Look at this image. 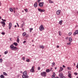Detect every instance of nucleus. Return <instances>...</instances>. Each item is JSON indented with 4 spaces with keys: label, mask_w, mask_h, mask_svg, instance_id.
Instances as JSON below:
<instances>
[{
    "label": "nucleus",
    "mask_w": 78,
    "mask_h": 78,
    "mask_svg": "<svg viewBox=\"0 0 78 78\" xmlns=\"http://www.w3.org/2000/svg\"><path fill=\"white\" fill-rule=\"evenodd\" d=\"M66 39L67 40L68 39V37H66Z\"/></svg>",
    "instance_id": "obj_57"
},
{
    "label": "nucleus",
    "mask_w": 78,
    "mask_h": 78,
    "mask_svg": "<svg viewBox=\"0 0 78 78\" xmlns=\"http://www.w3.org/2000/svg\"><path fill=\"white\" fill-rule=\"evenodd\" d=\"M19 37L18 36H17V39H18V38H19Z\"/></svg>",
    "instance_id": "obj_61"
},
{
    "label": "nucleus",
    "mask_w": 78,
    "mask_h": 78,
    "mask_svg": "<svg viewBox=\"0 0 78 78\" xmlns=\"http://www.w3.org/2000/svg\"><path fill=\"white\" fill-rule=\"evenodd\" d=\"M5 26V25H3L2 26L3 27H4Z\"/></svg>",
    "instance_id": "obj_51"
},
{
    "label": "nucleus",
    "mask_w": 78,
    "mask_h": 78,
    "mask_svg": "<svg viewBox=\"0 0 78 78\" xmlns=\"http://www.w3.org/2000/svg\"><path fill=\"white\" fill-rule=\"evenodd\" d=\"M62 67H63L64 68L66 67V66H64V65H63V66H62Z\"/></svg>",
    "instance_id": "obj_48"
},
{
    "label": "nucleus",
    "mask_w": 78,
    "mask_h": 78,
    "mask_svg": "<svg viewBox=\"0 0 78 78\" xmlns=\"http://www.w3.org/2000/svg\"><path fill=\"white\" fill-rule=\"evenodd\" d=\"M55 78H59L58 77H55Z\"/></svg>",
    "instance_id": "obj_54"
},
{
    "label": "nucleus",
    "mask_w": 78,
    "mask_h": 78,
    "mask_svg": "<svg viewBox=\"0 0 78 78\" xmlns=\"http://www.w3.org/2000/svg\"><path fill=\"white\" fill-rule=\"evenodd\" d=\"M18 27H19V24L17 23H16Z\"/></svg>",
    "instance_id": "obj_43"
},
{
    "label": "nucleus",
    "mask_w": 78,
    "mask_h": 78,
    "mask_svg": "<svg viewBox=\"0 0 78 78\" xmlns=\"http://www.w3.org/2000/svg\"><path fill=\"white\" fill-rule=\"evenodd\" d=\"M12 26V23H10L9 24V29H11V27Z\"/></svg>",
    "instance_id": "obj_10"
},
{
    "label": "nucleus",
    "mask_w": 78,
    "mask_h": 78,
    "mask_svg": "<svg viewBox=\"0 0 78 78\" xmlns=\"http://www.w3.org/2000/svg\"><path fill=\"white\" fill-rule=\"evenodd\" d=\"M9 10L10 12H13V9H12V8H9Z\"/></svg>",
    "instance_id": "obj_13"
},
{
    "label": "nucleus",
    "mask_w": 78,
    "mask_h": 78,
    "mask_svg": "<svg viewBox=\"0 0 78 78\" xmlns=\"http://www.w3.org/2000/svg\"><path fill=\"white\" fill-rule=\"evenodd\" d=\"M34 6L35 7H37V2H36L34 5Z\"/></svg>",
    "instance_id": "obj_12"
},
{
    "label": "nucleus",
    "mask_w": 78,
    "mask_h": 78,
    "mask_svg": "<svg viewBox=\"0 0 78 78\" xmlns=\"http://www.w3.org/2000/svg\"><path fill=\"white\" fill-rule=\"evenodd\" d=\"M46 72L47 73H48V72H50V69H46Z\"/></svg>",
    "instance_id": "obj_16"
},
{
    "label": "nucleus",
    "mask_w": 78,
    "mask_h": 78,
    "mask_svg": "<svg viewBox=\"0 0 78 78\" xmlns=\"http://www.w3.org/2000/svg\"><path fill=\"white\" fill-rule=\"evenodd\" d=\"M40 1H41V0H38V1H37V2H38V3H39L40 2Z\"/></svg>",
    "instance_id": "obj_45"
},
{
    "label": "nucleus",
    "mask_w": 78,
    "mask_h": 78,
    "mask_svg": "<svg viewBox=\"0 0 78 78\" xmlns=\"http://www.w3.org/2000/svg\"><path fill=\"white\" fill-rule=\"evenodd\" d=\"M68 73H69V74H68V77H69V78H72V77L71 76L72 75L71 74V72L70 71Z\"/></svg>",
    "instance_id": "obj_8"
},
{
    "label": "nucleus",
    "mask_w": 78,
    "mask_h": 78,
    "mask_svg": "<svg viewBox=\"0 0 78 78\" xmlns=\"http://www.w3.org/2000/svg\"><path fill=\"white\" fill-rule=\"evenodd\" d=\"M76 67L77 68H78V65H77L76 66Z\"/></svg>",
    "instance_id": "obj_50"
},
{
    "label": "nucleus",
    "mask_w": 78,
    "mask_h": 78,
    "mask_svg": "<svg viewBox=\"0 0 78 78\" xmlns=\"http://www.w3.org/2000/svg\"><path fill=\"white\" fill-rule=\"evenodd\" d=\"M30 31H32V30H33V28H30Z\"/></svg>",
    "instance_id": "obj_47"
},
{
    "label": "nucleus",
    "mask_w": 78,
    "mask_h": 78,
    "mask_svg": "<svg viewBox=\"0 0 78 78\" xmlns=\"http://www.w3.org/2000/svg\"><path fill=\"white\" fill-rule=\"evenodd\" d=\"M69 41H70V42H72V38L71 37H69Z\"/></svg>",
    "instance_id": "obj_14"
},
{
    "label": "nucleus",
    "mask_w": 78,
    "mask_h": 78,
    "mask_svg": "<svg viewBox=\"0 0 78 78\" xmlns=\"http://www.w3.org/2000/svg\"><path fill=\"white\" fill-rule=\"evenodd\" d=\"M69 35L70 36V35H71V34H72V32H69Z\"/></svg>",
    "instance_id": "obj_41"
},
{
    "label": "nucleus",
    "mask_w": 78,
    "mask_h": 78,
    "mask_svg": "<svg viewBox=\"0 0 78 78\" xmlns=\"http://www.w3.org/2000/svg\"><path fill=\"white\" fill-rule=\"evenodd\" d=\"M71 42H70L69 43H67V45H70L71 44Z\"/></svg>",
    "instance_id": "obj_32"
},
{
    "label": "nucleus",
    "mask_w": 78,
    "mask_h": 78,
    "mask_svg": "<svg viewBox=\"0 0 78 78\" xmlns=\"http://www.w3.org/2000/svg\"><path fill=\"white\" fill-rule=\"evenodd\" d=\"M62 20H61L59 22V24H60V25H61L62 23Z\"/></svg>",
    "instance_id": "obj_17"
},
{
    "label": "nucleus",
    "mask_w": 78,
    "mask_h": 78,
    "mask_svg": "<svg viewBox=\"0 0 78 78\" xmlns=\"http://www.w3.org/2000/svg\"><path fill=\"white\" fill-rule=\"evenodd\" d=\"M59 77L60 78H62L63 77V76H64V74L62 73H59L58 75Z\"/></svg>",
    "instance_id": "obj_6"
},
{
    "label": "nucleus",
    "mask_w": 78,
    "mask_h": 78,
    "mask_svg": "<svg viewBox=\"0 0 78 78\" xmlns=\"http://www.w3.org/2000/svg\"><path fill=\"white\" fill-rule=\"evenodd\" d=\"M68 70H71L72 69H71V68L70 67H68Z\"/></svg>",
    "instance_id": "obj_29"
},
{
    "label": "nucleus",
    "mask_w": 78,
    "mask_h": 78,
    "mask_svg": "<svg viewBox=\"0 0 78 78\" xmlns=\"http://www.w3.org/2000/svg\"><path fill=\"white\" fill-rule=\"evenodd\" d=\"M22 77L23 78H28L29 76L27 75V71H25L23 73V75H22Z\"/></svg>",
    "instance_id": "obj_2"
},
{
    "label": "nucleus",
    "mask_w": 78,
    "mask_h": 78,
    "mask_svg": "<svg viewBox=\"0 0 78 78\" xmlns=\"http://www.w3.org/2000/svg\"><path fill=\"white\" fill-rule=\"evenodd\" d=\"M61 13V10H58L57 11L56 14L57 15H59Z\"/></svg>",
    "instance_id": "obj_9"
},
{
    "label": "nucleus",
    "mask_w": 78,
    "mask_h": 78,
    "mask_svg": "<svg viewBox=\"0 0 78 78\" xmlns=\"http://www.w3.org/2000/svg\"><path fill=\"white\" fill-rule=\"evenodd\" d=\"M44 2H39V6L40 7H41V8H42L43 6H44Z\"/></svg>",
    "instance_id": "obj_5"
},
{
    "label": "nucleus",
    "mask_w": 78,
    "mask_h": 78,
    "mask_svg": "<svg viewBox=\"0 0 78 78\" xmlns=\"http://www.w3.org/2000/svg\"><path fill=\"white\" fill-rule=\"evenodd\" d=\"M55 76L53 75H52L51 77L52 78H55Z\"/></svg>",
    "instance_id": "obj_42"
},
{
    "label": "nucleus",
    "mask_w": 78,
    "mask_h": 78,
    "mask_svg": "<svg viewBox=\"0 0 78 78\" xmlns=\"http://www.w3.org/2000/svg\"><path fill=\"white\" fill-rule=\"evenodd\" d=\"M1 34H2V35H5V34L4 32L1 33Z\"/></svg>",
    "instance_id": "obj_37"
},
{
    "label": "nucleus",
    "mask_w": 78,
    "mask_h": 78,
    "mask_svg": "<svg viewBox=\"0 0 78 78\" xmlns=\"http://www.w3.org/2000/svg\"><path fill=\"white\" fill-rule=\"evenodd\" d=\"M22 30H23V31H24V29H22Z\"/></svg>",
    "instance_id": "obj_60"
},
{
    "label": "nucleus",
    "mask_w": 78,
    "mask_h": 78,
    "mask_svg": "<svg viewBox=\"0 0 78 78\" xmlns=\"http://www.w3.org/2000/svg\"><path fill=\"white\" fill-rule=\"evenodd\" d=\"M3 75H5V76H7L8 75V74H7L5 72L3 73Z\"/></svg>",
    "instance_id": "obj_22"
},
{
    "label": "nucleus",
    "mask_w": 78,
    "mask_h": 78,
    "mask_svg": "<svg viewBox=\"0 0 78 78\" xmlns=\"http://www.w3.org/2000/svg\"><path fill=\"white\" fill-rule=\"evenodd\" d=\"M20 73H23V72H22V71H20Z\"/></svg>",
    "instance_id": "obj_52"
},
{
    "label": "nucleus",
    "mask_w": 78,
    "mask_h": 78,
    "mask_svg": "<svg viewBox=\"0 0 78 78\" xmlns=\"http://www.w3.org/2000/svg\"><path fill=\"white\" fill-rule=\"evenodd\" d=\"M48 0V1H51V0Z\"/></svg>",
    "instance_id": "obj_64"
},
{
    "label": "nucleus",
    "mask_w": 78,
    "mask_h": 78,
    "mask_svg": "<svg viewBox=\"0 0 78 78\" xmlns=\"http://www.w3.org/2000/svg\"><path fill=\"white\" fill-rule=\"evenodd\" d=\"M53 76H56V74H55V72H53Z\"/></svg>",
    "instance_id": "obj_36"
},
{
    "label": "nucleus",
    "mask_w": 78,
    "mask_h": 78,
    "mask_svg": "<svg viewBox=\"0 0 78 78\" xmlns=\"http://www.w3.org/2000/svg\"><path fill=\"white\" fill-rule=\"evenodd\" d=\"M40 69H41V67H38V68L37 69L39 70H40Z\"/></svg>",
    "instance_id": "obj_39"
},
{
    "label": "nucleus",
    "mask_w": 78,
    "mask_h": 78,
    "mask_svg": "<svg viewBox=\"0 0 78 78\" xmlns=\"http://www.w3.org/2000/svg\"><path fill=\"white\" fill-rule=\"evenodd\" d=\"M24 10L26 12H28V9H25Z\"/></svg>",
    "instance_id": "obj_35"
},
{
    "label": "nucleus",
    "mask_w": 78,
    "mask_h": 78,
    "mask_svg": "<svg viewBox=\"0 0 78 78\" xmlns=\"http://www.w3.org/2000/svg\"><path fill=\"white\" fill-rule=\"evenodd\" d=\"M34 66H33L30 70V72H32V73H33V72H34Z\"/></svg>",
    "instance_id": "obj_7"
},
{
    "label": "nucleus",
    "mask_w": 78,
    "mask_h": 78,
    "mask_svg": "<svg viewBox=\"0 0 78 78\" xmlns=\"http://www.w3.org/2000/svg\"><path fill=\"white\" fill-rule=\"evenodd\" d=\"M1 2H0V6H1Z\"/></svg>",
    "instance_id": "obj_59"
},
{
    "label": "nucleus",
    "mask_w": 78,
    "mask_h": 78,
    "mask_svg": "<svg viewBox=\"0 0 78 78\" xmlns=\"http://www.w3.org/2000/svg\"><path fill=\"white\" fill-rule=\"evenodd\" d=\"M8 51H5L4 52V53L5 55H6V54H7V53H8Z\"/></svg>",
    "instance_id": "obj_28"
},
{
    "label": "nucleus",
    "mask_w": 78,
    "mask_h": 78,
    "mask_svg": "<svg viewBox=\"0 0 78 78\" xmlns=\"http://www.w3.org/2000/svg\"><path fill=\"white\" fill-rule=\"evenodd\" d=\"M10 48H11V49H12V50H13V51H16V50L17 51H18V50H19V49L18 48H17L16 47L13 46V44H12L10 45Z\"/></svg>",
    "instance_id": "obj_1"
},
{
    "label": "nucleus",
    "mask_w": 78,
    "mask_h": 78,
    "mask_svg": "<svg viewBox=\"0 0 78 78\" xmlns=\"http://www.w3.org/2000/svg\"><path fill=\"white\" fill-rule=\"evenodd\" d=\"M19 41H20L19 38H18L17 40V43H19Z\"/></svg>",
    "instance_id": "obj_25"
},
{
    "label": "nucleus",
    "mask_w": 78,
    "mask_h": 78,
    "mask_svg": "<svg viewBox=\"0 0 78 78\" xmlns=\"http://www.w3.org/2000/svg\"><path fill=\"white\" fill-rule=\"evenodd\" d=\"M24 25V24H22L21 26V28H23V26Z\"/></svg>",
    "instance_id": "obj_34"
},
{
    "label": "nucleus",
    "mask_w": 78,
    "mask_h": 78,
    "mask_svg": "<svg viewBox=\"0 0 78 78\" xmlns=\"http://www.w3.org/2000/svg\"><path fill=\"white\" fill-rule=\"evenodd\" d=\"M13 44L15 45V46H17V43L14 42L13 43Z\"/></svg>",
    "instance_id": "obj_19"
},
{
    "label": "nucleus",
    "mask_w": 78,
    "mask_h": 78,
    "mask_svg": "<svg viewBox=\"0 0 78 78\" xmlns=\"http://www.w3.org/2000/svg\"><path fill=\"white\" fill-rule=\"evenodd\" d=\"M41 76L44 77H45L47 76V73L45 72H41Z\"/></svg>",
    "instance_id": "obj_3"
},
{
    "label": "nucleus",
    "mask_w": 78,
    "mask_h": 78,
    "mask_svg": "<svg viewBox=\"0 0 78 78\" xmlns=\"http://www.w3.org/2000/svg\"><path fill=\"white\" fill-rule=\"evenodd\" d=\"M16 27H17V26H16V25L15 26V28H16Z\"/></svg>",
    "instance_id": "obj_58"
},
{
    "label": "nucleus",
    "mask_w": 78,
    "mask_h": 78,
    "mask_svg": "<svg viewBox=\"0 0 78 78\" xmlns=\"http://www.w3.org/2000/svg\"><path fill=\"white\" fill-rule=\"evenodd\" d=\"M55 62L52 63V67H53V66H54V65H55Z\"/></svg>",
    "instance_id": "obj_27"
},
{
    "label": "nucleus",
    "mask_w": 78,
    "mask_h": 78,
    "mask_svg": "<svg viewBox=\"0 0 78 78\" xmlns=\"http://www.w3.org/2000/svg\"><path fill=\"white\" fill-rule=\"evenodd\" d=\"M2 21H3L4 22H6V20H3V19H2Z\"/></svg>",
    "instance_id": "obj_31"
},
{
    "label": "nucleus",
    "mask_w": 78,
    "mask_h": 78,
    "mask_svg": "<svg viewBox=\"0 0 78 78\" xmlns=\"http://www.w3.org/2000/svg\"><path fill=\"white\" fill-rule=\"evenodd\" d=\"M2 61H3V59H2V58H0V63H2Z\"/></svg>",
    "instance_id": "obj_23"
},
{
    "label": "nucleus",
    "mask_w": 78,
    "mask_h": 78,
    "mask_svg": "<svg viewBox=\"0 0 78 78\" xmlns=\"http://www.w3.org/2000/svg\"><path fill=\"white\" fill-rule=\"evenodd\" d=\"M2 19V17L1 16H0V19Z\"/></svg>",
    "instance_id": "obj_62"
},
{
    "label": "nucleus",
    "mask_w": 78,
    "mask_h": 78,
    "mask_svg": "<svg viewBox=\"0 0 78 78\" xmlns=\"http://www.w3.org/2000/svg\"><path fill=\"white\" fill-rule=\"evenodd\" d=\"M55 69H57V67H55Z\"/></svg>",
    "instance_id": "obj_55"
},
{
    "label": "nucleus",
    "mask_w": 78,
    "mask_h": 78,
    "mask_svg": "<svg viewBox=\"0 0 78 78\" xmlns=\"http://www.w3.org/2000/svg\"><path fill=\"white\" fill-rule=\"evenodd\" d=\"M26 61L27 62H29L30 61V59H27L26 60Z\"/></svg>",
    "instance_id": "obj_33"
},
{
    "label": "nucleus",
    "mask_w": 78,
    "mask_h": 78,
    "mask_svg": "<svg viewBox=\"0 0 78 78\" xmlns=\"http://www.w3.org/2000/svg\"><path fill=\"white\" fill-rule=\"evenodd\" d=\"M25 57H23V60H25Z\"/></svg>",
    "instance_id": "obj_44"
},
{
    "label": "nucleus",
    "mask_w": 78,
    "mask_h": 78,
    "mask_svg": "<svg viewBox=\"0 0 78 78\" xmlns=\"http://www.w3.org/2000/svg\"><path fill=\"white\" fill-rule=\"evenodd\" d=\"M49 2L50 3H53V1H49Z\"/></svg>",
    "instance_id": "obj_26"
},
{
    "label": "nucleus",
    "mask_w": 78,
    "mask_h": 78,
    "mask_svg": "<svg viewBox=\"0 0 78 78\" xmlns=\"http://www.w3.org/2000/svg\"><path fill=\"white\" fill-rule=\"evenodd\" d=\"M25 42H26V41H24V42H23V43L25 44Z\"/></svg>",
    "instance_id": "obj_49"
},
{
    "label": "nucleus",
    "mask_w": 78,
    "mask_h": 78,
    "mask_svg": "<svg viewBox=\"0 0 78 78\" xmlns=\"http://www.w3.org/2000/svg\"><path fill=\"white\" fill-rule=\"evenodd\" d=\"M74 75H78V73H74Z\"/></svg>",
    "instance_id": "obj_46"
},
{
    "label": "nucleus",
    "mask_w": 78,
    "mask_h": 78,
    "mask_svg": "<svg viewBox=\"0 0 78 78\" xmlns=\"http://www.w3.org/2000/svg\"><path fill=\"white\" fill-rule=\"evenodd\" d=\"M58 34L59 35V36H61V35H62V34L61 33V32L59 31L58 32Z\"/></svg>",
    "instance_id": "obj_21"
},
{
    "label": "nucleus",
    "mask_w": 78,
    "mask_h": 78,
    "mask_svg": "<svg viewBox=\"0 0 78 78\" xmlns=\"http://www.w3.org/2000/svg\"><path fill=\"white\" fill-rule=\"evenodd\" d=\"M38 9V11H40V12H41L42 9Z\"/></svg>",
    "instance_id": "obj_30"
},
{
    "label": "nucleus",
    "mask_w": 78,
    "mask_h": 78,
    "mask_svg": "<svg viewBox=\"0 0 78 78\" xmlns=\"http://www.w3.org/2000/svg\"><path fill=\"white\" fill-rule=\"evenodd\" d=\"M1 78H4V76L3 75H1L0 76Z\"/></svg>",
    "instance_id": "obj_24"
},
{
    "label": "nucleus",
    "mask_w": 78,
    "mask_h": 78,
    "mask_svg": "<svg viewBox=\"0 0 78 78\" xmlns=\"http://www.w3.org/2000/svg\"><path fill=\"white\" fill-rule=\"evenodd\" d=\"M40 48H42V49L44 48V46L43 45L40 46Z\"/></svg>",
    "instance_id": "obj_18"
},
{
    "label": "nucleus",
    "mask_w": 78,
    "mask_h": 78,
    "mask_svg": "<svg viewBox=\"0 0 78 78\" xmlns=\"http://www.w3.org/2000/svg\"><path fill=\"white\" fill-rule=\"evenodd\" d=\"M26 35H27V34H26V32H24L23 34V36L24 37L25 36H26Z\"/></svg>",
    "instance_id": "obj_15"
},
{
    "label": "nucleus",
    "mask_w": 78,
    "mask_h": 78,
    "mask_svg": "<svg viewBox=\"0 0 78 78\" xmlns=\"http://www.w3.org/2000/svg\"><path fill=\"white\" fill-rule=\"evenodd\" d=\"M45 11V10L44 9H41V12H44Z\"/></svg>",
    "instance_id": "obj_38"
},
{
    "label": "nucleus",
    "mask_w": 78,
    "mask_h": 78,
    "mask_svg": "<svg viewBox=\"0 0 78 78\" xmlns=\"http://www.w3.org/2000/svg\"><path fill=\"white\" fill-rule=\"evenodd\" d=\"M57 48H59V46L58 45L57 46Z\"/></svg>",
    "instance_id": "obj_53"
},
{
    "label": "nucleus",
    "mask_w": 78,
    "mask_h": 78,
    "mask_svg": "<svg viewBox=\"0 0 78 78\" xmlns=\"http://www.w3.org/2000/svg\"><path fill=\"white\" fill-rule=\"evenodd\" d=\"M13 9L14 11V12H15V11H16V8H13Z\"/></svg>",
    "instance_id": "obj_40"
},
{
    "label": "nucleus",
    "mask_w": 78,
    "mask_h": 78,
    "mask_svg": "<svg viewBox=\"0 0 78 78\" xmlns=\"http://www.w3.org/2000/svg\"><path fill=\"white\" fill-rule=\"evenodd\" d=\"M64 69L63 68H62V67H60V69L59 70L58 72H62V70Z\"/></svg>",
    "instance_id": "obj_11"
},
{
    "label": "nucleus",
    "mask_w": 78,
    "mask_h": 78,
    "mask_svg": "<svg viewBox=\"0 0 78 78\" xmlns=\"http://www.w3.org/2000/svg\"><path fill=\"white\" fill-rule=\"evenodd\" d=\"M62 78H66V77H65V76H63V77Z\"/></svg>",
    "instance_id": "obj_56"
},
{
    "label": "nucleus",
    "mask_w": 78,
    "mask_h": 78,
    "mask_svg": "<svg viewBox=\"0 0 78 78\" xmlns=\"http://www.w3.org/2000/svg\"><path fill=\"white\" fill-rule=\"evenodd\" d=\"M39 30L41 31H42L44 30V27L42 25H41L39 27Z\"/></svg>",
    "instance_id": "obj_4"
},
{
    "label": "nucleus",
    "mask_w": 78,
    "mask_h": 78,
    "mask_svg": "<svg viewBox=\"0 0 78 78\" xmlns=\"http://www.w3.org/2000/svg\"><path fill=\"white\" fill-rule=\"evenodd\" d=\"M74 66H75V63H74Z\"/></svg>",
    "instance_id": "obj_63"
},
{
    "label": "nucleus",
    "mask_w": 78,
    "mask_h": 78,
    "mask_svg": "<svg viewBox=\"0 0 78 78\" xmlns=\"http://www.w3.org/2000/svg\"><path fill=\"white\" fill-rule=\"evenodd\" d=\"M1 23L2 24H3V25H5V22H4V21L1 22Z\"/></svg>",
    "instance_id": "obj_20"
}]
</instances>
